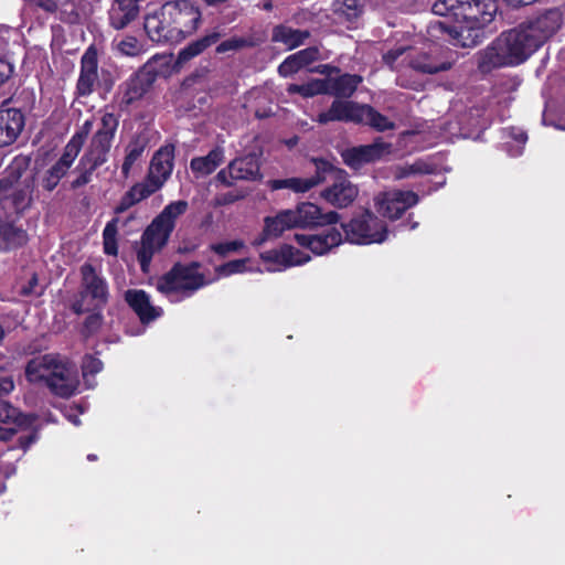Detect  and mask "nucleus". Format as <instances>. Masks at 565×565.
Masks as SVG:
<instances>
[{
	"label": "nucleus",
	"mask_w": 565,
	"mask_h": 565,
	"mask_svg": "<svg viewBox=\"0 0 565 565\" xmlns=\"http://www.w3.org/2000/svg\"><path fill=\"white\" fill-rule=\"evenodd\" d=\"M433 12L446 20L430 23V36L445 33L452 45L471 47L481 41L482 29L493 20L497 4L494 0H437Z\"/></svg>",
	"instance_id": "1"
},
{
	"label": "nucleus",
	"mask_w": 565,
	"mask_h": 565,
	"mask_svg": "<svg viewBox=\"0 0 565 565\" xmlns=\"http://www.w3.org/2000/svg\"><path fill=\"white\" fill-rule=\"evenodd\" d=\"M201 12L190 0H170L145 18V31L157 43L179 42L192 34L200 23Z\"/></svg>",
	"instance_id": "2"
},
{
	"label": "nucleus",
	"mask_w": 565,
	"mask_h": 565,
	"mask_svg": "<svg viewBox=\"0 0 565 565\" xmlns=\"http://www.w3.org/2000/svg\"><path fill=\"white\" fill-rule=\"evenodd\" d=\"M25 377L30 383L43 385L63 398L74 395L79 385L76 365L54 353L30 360L25 366Z\"/></svg>",
	"instance_id": "3"
},
{
	"label": "nucleus",
	"mask_w": 565,
	"mask_h": 565,
	"mask_svg": "<svg viewBox=\"0 0 565 565\" xmlns=\"http://www.w3.org/2000/svg\"><path fill=\"white\" fill-rule=\"evenodd\" d=\"M383 61L392 70L407 65L416 72L435 74L449 70L455 58L450 50L429 42L423 47L398 45L386 52Z\"/></svg>",
	"instance_id": "4"
},
{
	"label": "nucleus",
	"mask_w": 565,
	"mask_h": 565,
	"mask_svg": "<svg viewBox=\"0 0 565 565\" xmlns=\"http://www.w3.org/2000/svg\"><path fill=\"white\" fill-rule=\"evenodd\" d=\"M188 207L189 204L184 200L169 203L145 230L137 247V259L143 273L149 271L154 254L160 252L168 243L174 230L177 218L183 215Z\"/></svg>",
	"instance_id": "5"
},
{
	"label": "nucleus",
	"mask_w": 565,
	"mask_h": 565,
	"mask_svg": "<svg viewBox=\"0 0 565 565\" xmlns=\"http://www.w3.org/2000/svg\"><path fill=\"white\" fill-rule=\"evenodd\" d=\"M174 147L171 145L159 148L149 164L147 177L143 181L134 184L121 198L116 206V213H122L159 191L173 170Z\"/></svg>",
	"instance_id": "6"
},
{
	"label": "nucleus",
	"mask_w": 565,
	"mask_h": 565,
	"mask_svg": "<svg viewBox=\"0 0 565 565\" xmlns=\"http://www.w3.org/2000/svg\"><path fill=\"white\" fill-rule=\"evenodd\" d=\"M536 47L523 25L503 32L490 47L484 57L494 67L519 65L526 61Z\"/></svg>",
	"instance_id": "7"
},
{
	"label": "nucleus",
	"mask_w": 565,
	"mask_h": 565,
	"mask_svg": "<svg viewBox=\"0 0 565 565\" xmlns=\"http://www.w3.org/2000/svg\"><path fill=\"white\" fill-rule=\"evenodd\" d=\"M212 279H205L200 271V264L175 265L168 274L157 282L160 292L167 295L171 301L192 296L198 289L210 284Z\"/></svg>",
	"instance_id": "8"
},
{
	"label": "nucleus",
	"mask_w": 565,
	"mask_h": 565,
	"mask_svg": "<svg viewBox=\"0 0 565 565\" xmlns=\"http://www.w3.org/2000/svg\"><path fill=\"white\" fill-rule=\"evenodd\" d=\"M345 238L353 244H381L388 235L386 224L366 211L342 225Z\"/></svg>",
	"instance_id": "9"
},
{
	"label": "nucleus",
	"mask_w": 565,
	"mask_h": 565,
	"mask_svg": "<svg viewBox=\"0 0 565 565\" xmlns=\"http://www.w3.org/2000/svg\"><path fill=\"white\" fill-rule=\"evenodd\" d=\"M118 125L119 119L115 114H102L99 127L83 154V162H93V168H98L107 161Z\"/></svg>",
	"instance_id": "10"
},
{
	"label": "nucleus",
	"mask_w": 565,
	"mask_h": 565,
	"mask_svg": "<svg viewBox=\"0 0 565 565\" xmlns=\"http://www.w3.org/2000/svg\"><path fill=\"white\" fill-rule=\"evenodd\" d=\"M81 271L83 277V291L82 300L76 301L73 306L76 313L102 307L106 303L108 296L105 279L97 275L92 265H83Z\"/></svg>",
	"instance_id": "11"
},
{
	"label": "nucleus",
	"mask_w": 565,
	"mask_h": 565,
	"mask_svg": "<svg viewBox=\"0 0 565 565\" xmlns=\"http://www.w3.org/2000/svg\"><path fill=\"white\" fill-rule=\"evenodd\" d=\"M262 178L259 159L248 153L232 160L228 166L218 171L216 180L231 186L237 181H257Z\"/></svg>",
	"instance_id": "12"
},
{
	"label": "nucleus",
	"mask_w": 565,
	"mask_h": 565,
	"mask_svg": "<svg viewBox=\"0 0 565 565\" xmlns=\"http://www.w3.org/2000/svg\"><path fill=\"white\" fill-rule=\"evenodd\" d=\"M418 203L413 191L390 190L379 193L374 199L376 211L390 220H397L407 209Z\"/></svg>",
	"instance_id": "13"
},
{
	"label": "nucleus",
	"mask_w": 565,
	"mask_h": 565,
	"mask_svg": "<svg viewBox=\"0 0 565 565\" xmlns=\"http://www.w3.org/2000/svg\"><path fill=\"white\" fill-rule=\"evenodd\" d=\"M562 24V13L557 9H552L522 25L537 50L559 30Z\"/></svg>",
	"instance_id": "14"
},
{
	"label": "nucleus",
	"mask_w": 565,
	"mask_h": 565,
	"mask_svg": "<svg viewBox=\"0 0 565 565\" xmlns=\"http://www.w3.org/2000/svg\"><path fill=\"white\" fill-rule=\"evenodd\" d=\"M316 174L309 178H287L268 181V186L273 190L288 189L295 193H305L316 185L322 183L324 174L334 172L333 167L324 160H316Z\"/></svg>",
	"instance_id": "15"
},
{
	"label": "nucleus",
	"mask_w": 565,
	"mask_h": 565,
	"mask_svg": "<svg viewBox=\"0 0 565 565\" xmlns=\"http://www.w3.org/2000/svg\"><path fill=\"white\" fill-rule=\"evenodd\" d=\"M393 152V146L382 139L375 140L371 145L354 147L343 152L344 162L352 168H360L364 163L373 162L390 156Z\"/></svg>",
	"instance_id": "16"
},
{
	"label": "nucleus",
	"mask_w": 565,
	"mask_h": 565,
	"mask_svg": "<svg viewBox=\"0 0 565 565\" xmlns=\"http://www.w3.org/2000/svg\"><path fill=\"white\" fill-rule=\"evenodd\" d=\"M260 258L267 264L266 270L269 273L282 271L289 267L303 265L310 260L309 255L289 245H284L279 249L262 253Z\"/></svg>",
	"instance_id": "17"
},
{
	"label": "nucleus",
	"mask_w": 565,
	"mask_h": 565,
	"mask_svg": "<svg viewBox=\"0 0 565 565\" xmlns=\"http://www.w3.org/2000/svg\"><path fill=\"white\" fill-rule=\"evenodd\" d=\"M296 227L323 226L338 223L340 215L330 211L322 213L321 209L311 202H303L291 210Z\"/></svg>",
	"instance_id": "18"
},
{
	"label": "nucleus",
	"mask_w": 565,
	"mask_h": 565,
	"mask_svg": "<svg viewBox=\"0 0 565 565\" xmlns=\"http://www.w3.org/2000/svg\"><path fill=\"white\" fill-rule=\"evenodd\" d=\"M24 124L23 113L3 103L0 107V147L12 145L22 132Z\"/></svg>",
	"instance_id": "19"
},
{
	"label": "nucleus",
	"mask_w": 565,
	"mask_h": 565,
	"mask_svg": "<svg viewBox=\"0 0 565 565\" xmlns=\"http://www.w3.org/2000/svg\"><path fill=\"white\" fill-rule=\"evenodd\" d=\"M98 82V61L97 52L90 46L86 50L81 58V71L76 84V93L78 96H89Z\"/></svg>",
	"instance_id": "20"
},
{
	"label": "nucleus",
	"mask_w": 565,
	"mask_h": 565,
	"mask_svg": "<svg viewBox=\"0 0 565 565\" xmlns=\"http://www.w3.org/2000/svg\"><path fill=\"white\" fill-rule=\"evenodd\" d=\"M359 189L347 177L340 174L331 186L321 192V196L331 205L342 209L353 203Z\"/></svg>",
	"instance_id": "21"
},
{
	"label": "nucleus",
	"mask_w": 565,
	"mask_h": 565,
	"mask_svg": "<svg viewBox=\"0 0 565 565\" xmlns=\"http://www.w3.org/2000/svg\"><path fill=\"white\" fill-rule=\"evenodd\" d=\"M295 239L299 245L308 247L313 254L323 255L333 247L339 246L343 241V236L339 230L333 227L317 235L296 234Z\"/></svg>",
	"instance_id": "22"
},
{
	"label": "nucleus",
	"mask_w": 565,
	"mask_h": 565,
	"mask_svg": "<svg viewBox=\"0 0 565 565\" xmlns=\"http://www.w3.org/2000/svg\"><path fill=\"white\" fill-rule=\"evenodd\" d=\"M78 154L79 153L65 146L58 160L55 161L42 175L41 186L49 192L53 191L57 186L58 182L67 174Z\"/></svg>",
	"instance_id": "23"
},
{
	"label": "nucleus",
	"mask_w": 565,
	"mask_h": 565,
	"mask_svg": "<svg viewBox=\"0 0 565 565\" xmlns=\"http://www.w3.org/2000/svg\"><path fill=\"white\" fill-rule=\"evenodd\" d=\"M125 300L136 312L142 323H149L162 316L161 307L153 306L149 295L141 289H129L125 292Z\"/></svg>",
	"instance_id": "24"
},
{
	"label": "nucleus",
	"mask_w": 565,
	"mask_h": 565,
	"mask_svg": "<svg viewBox=\"0 0 565 565\" xmlns=\"http://www.w3.org/2000/svg\"><path fill=\"white\" fill-rule=\"evenodd\" d=\"M11 204L9 199L0 200V250H8L22 246L28 241V235L21 226H17L14 221L2 222L4 210Z\"/></svg>",
	"instance_id": "25"
},
{
	"label": "nucleus",
	"mask_w": 565,
	"mask_h": 565,
	"mask_svg": "<svg viewBox=\"0 0 565 565\" xmlns=\"http://www.w3.org/2000/svg\"><path fill=\"white\" fill-rule=\"evenodd\" d=\"M363 105H356L348 100H334L331 107L319 114L318 121L327 124L329 121H353L360 122Z\"/></svg>",
	"instance_id": "26"
},
{
	"label": "nucleus",
	"mask_w": 565,
	"mask_h": 565,
	"mask_svg": "<svg viewBox=\"0 0 565 565\" xmlns=\"http://www.w3.org/2000/svg\"><path fill=\"white\" fill-rule=\"evenodd\" d=\"M294 217L291 210H284L275 216L265 217L263 233L254 241V245L259 246L269 238L280 236L286 230L296 227Z\"/></svg>",
	"instance_id": "27"
},
{
	"label": "nucleus",
	"mask_w": 565,
	"mask_h": 565,
	"mask_svg": "<svg viewBox=\"0 0 565 565\" xmlns=\"http://www.w3.org/2000/svg\"><path fill=\"white\" fill-rule=\"evenodd\" d=\"M156 75L147 70H141L131 76L124 85L121 103L127 105L140 99L152 86Z\"/></svg>",
	"instance_id": "28"
},
{
	"label": "nucleus",
	"mask_w": 565,
	"mask_h": 565,
	"mask_svg": "<svg viewBox=\"0 0 565 565\" xmlns=\"http://www.w3.org/2000/svg\"><path fill=\"white\" fill-rule=\"evenodd\" d=\"M310 36L307 30L292 29L285 24L276 25L273 29L271 41L284 44L288 50L296 49L303 44Z\"/></svg>",
	"instance_id": "29"
},
{
	"label": "nucleus",
	"mask_w": 565,
	"mask_h": 565,
	"mask_svg": "<svg viewBox=\"0 0 565 565\" xmlns=\"http://www.w3.org/2000/svg\"><path fill=\"white\" fill-rule=\"evenodd\" d=\"M224 159V149L216 147L206 156L193 158L190 167L198 178L205 177L215 171L216 168L223 163Z\"/></svg>",
	"instance_id": "30"
},
{
	"label": "nucleus",
	"mask_w": 565,
	"mask_h": 565,
	"mask_svg": "<svg viewBox=\"0 0 565 565\" xmlns=\"http://www.w3.org/2000/svg\"><path fill=\"white\" fill-rule=\"evenodd\" d=\"M147 142L140 137L132 138L125 147V157L121 164V174L124 179H128L134 167L140 163Z\"/></svg>",
	"instance_id": "31"
},
{
	"label": "nucleus",
	"mask_w": 565,
	"mask_h": 565,
	"mask_svg": "<svg viewBox=\"0 0 565 565\" xmlns=\"http://www.w3.org/2000/svg\"><path fill=\"white\" fill-rule=\"evenodd\" d=\"M21 423L19 411L8 402L0 401V440L10 439L17 431L15 426Z\"/></svg>",
	"instance_id": "32"
},
{
	"label": "nucleus",
	"mask_w": 565,
	"mask_h": 565,
	"mask_svg": "<svg viewBox=\"0 0 565 565\" xmlns=\"http://www.w3.org/2000/svg\"><path fill=\"white\" fill-rule=\"evenodd\" d=\"M326 82H328V94L338 97H349L355 92L358 85L362 82V77L344 74L337 78H328Z\"/></svg>",
	"instance_id": "33"
},
{
	"label": "nucleus",
	"mask_w": 565,
	"mask_h": 565,
	"mask_svg": "<svg viewBox=\"0 0 565 565\" xmlns=\"http://www.w3.org/2000/svg\"><path fill=\"white\" fill-rule=\"evenodd\" d=\"M218 39L220 34L217 32H213L198 41L190 43L188 46H185L179 52L177 64L181 66L184 63L189 62L191 58L202 53L205 49H207L212 44H215L218 41Z\"/></svg>",
	"instance_id": "34"
},
{
	"label": "nucleus",
	"mask_w": 565,
	"mask_h": 565,
	"mask_svg": "<svg viewBox=\"0 0 565 565\" xmlns=\"http://www.w3.org/2000/svg\"><path fill=\"white\" fill-rule=\"evenodd\" d=\"M434 170V164L423 159H418L413 163L396 166L393 170V175L396 180H402L415 175L429 174L433 173Z\"/></svg>",
	"instance_id": "35"
},
{
	"label": "nucleus",
	"mask_w": 565,
	"mask_h": 565,
	"mask_svg": "<svg viewBox=\"0 0 565 565\" xmlns=\"http://www.w3.org/2000/svg\"><path fill=\"white\" fill-rule=\"evenodd\" d=\"M505 149L511 157H519L522 154L525 142L527 140L526 134L521 128H508L504 130Z\"/></svg>",
	"instance_id": "36"
},
{
	"label": "nucleus",
	"mask_w": 565,
	"mask_h": 565,
	"mask_svg": "<svg viewBox=\"0 0 565 565\" xmlns=\"http://www.w3.org/2000/svg\"><path fill=\"white\" fill-rule=\"evenodd\" d=\"M334 12L349 22L355 21L363 11L361 0H334Z\"/></svg>",
	"instance_id": "37"
},
{
	"label": "nucleus",
	"mask_w": 565,
	"mask_h": 565,
	"mask_svg": "<svg viewBox=\"0 0 565 565\" xmlns=\"http://www.w3.org/2000/svg\"><path fill=\"white\" fill-rule=\"evenodd\" d=\"M360 122L370 125L379 131L392 129L394 127V124L391 120L366 105H363Z\"/></svg>",
	"instance_id": "38"
},
{
	"label": "nucleus",
	"mask_w": 565,
	"mask_h": 565,
	"mask_svg": "<svg viewBox=\"0 0 565 565\" xmlns=\"http://www.w3.org/2000/svg\"><path fill=\"white\" fill-rule=\"evenodd\" d=\"M328 82L326 79H313L302 85L291 84L288 87L290 94H300L303 97H312L317 94H328Z\"/></svg>",
	"instance_id": "39"
},
{
	"label": "nucleus",
	"mask_w": 565,
	"mask_h": 565,
	"mask_svg": "<svg viewBox=\"0 0 565 565\" xmlns=\"http://www.w3.org/2000/svg\"><path fill=\"white\" fill-rule=\"evenodd\" d=\"M118 222H119V218L114 217L106 224V226L103 231L104 252L107 255L117 256V254H118V245H117Z\"/></svg>",
	"instance_id": "40"
},
{
	"label": "nucleus",
	"mask_w": 565,
	"mask_h": 565,
	"mask_svg": "<svg viewBox=\"0 0 565 565\" xmlns=\"http://www.w3.org/2000/svg\"><path fill=\"white\" fill-rule=\"evenodd\" d=\"M92 129H93V120L92 119L85 120L83 122V125L81 126V128L68 140L66 146L70 147V149H73L74 151L79 153L83 148V145H84L87 136L92 131Z\"/></svg>",
	"instance_id": "41"
},
{
	"label": "nucleus",
	"mask_w": 565,
	"mask_h": 565,
	"mask_svg": "<svg viewBox=\"0 0 565 565\" xmlns=\"http://www.w3.org/2000/svg\"><path fill=\"white\" fill-rule=\"evenodd\" d=\"M97 168H93V162H83V157L76 168L78 175L72 181V188L77 189L86 185L92 180L93 172Z\"/></svg>",
	"instance_id": "42"
},
{
	"label": "nucleus",
	"mask_w": 565,
	"mask_h": 565,
	"mask_svg": "<svg viewBox=\"0 0 565 565\" xmlns=\"http://www.w3.org/2000/svg\"><path fill=\"white\" fill-rule=\"evenodd\" d=\"M102 369H103V363L100 360H98L94 356H90V355H87L84 358L83 364H82V372H83V377L88 387H93L95 385V383L90 382L89 376H94L95 374L100 372Z\"/></svg>",
	"instance_id": "43"
},
{
	"label": "nucleus",
	"mask_w": 565,
	"mask_h": 565,
	"mask_svg": "<svg viewBox=\"0 0 565 565\" xmlns=\"http://www.w3.org/2000/svg\"><path fill=\"white\" fill-rule=\"evenodd\" d=\"M247 263H248V259L231 260L226 264L218 266L216 268V273L218 276H223V277L231 276L233 274L244 273L246 270H249L247 268Z\"/></svg>",
	"instance_id": "44"
},
{
	"label": "nucleus",
	"mask_w": 565,
	"mask_h": 565,
	"mask_svg": "<svg viewBox=\"0 0 565 565\" xmlns=\"http://www.w3.org/2000/svg\"><path fill=\"white\" fill-rule=\"evenodd\" d=\"M118 51L127 56H137L142 52V45L135 36H126L117 44Z\"/></svg>",
	"instance_id": "45"
},
{
	"label": "nucleus",
	"mask_w": 565,
	"mask_h": 565,
	"mask_svg": "<svg viewBox=\"0 0 565 565\" xmlns=\"http://www.w3.org/2000/svg\"><path fill=\"white\" fill-rule=\"evenodd\" d=\"M423 140H424L423 134L418 132V131H405L401 136V142L405 147L411 146L412 150L424 149V148L428 147L429 145H431V142H428L427 145L418 146V143Z\"/></svg>",
	"instance_id": "46"
},
{
	"label": "nucleus",
	"mask_w": 565,
	"mask_h": 565,
	"mask_svg": "<svg viewBox=\"0 0 565 565\" xmlns=\"http://www.w3.org/2000/svg\"><path fill=\"white\" fill-rule=\"evenodd\" d=\"M301 66L305 67L320 58V51L317 46H310L295 53Z\"/></svg>",
	"instance_id": "47"
},
{
	"label": "nucleus",
	"mask_w": 565,
	"mask_h": 565,
	"mask_svg": "<svg viewBox=\"0 0 565 565\" xmlns=\"http://www.w3.org/2000/svg\"><path fill=\"white\" fill-rule=\"evenodd\" d=\"M301 67L302 66L296 55L291 54L279 65L278 72L281 76L287 77L298 72Z\"/></svg>",
	"instance_id": "48"
},
{
	"label": "nucleus",
	"mask_w": 565,
	"mask_h": 565,
	"mask_svg": "<svg viewBox=\"0 0 565 565\" xmlns=\"http://www.w3.org/2000/svg\"><path fill=\"white\" fill-rule=\"evenodd\" d=\"M244 247L242 241H232L212 245V249L222 257L227 256L230 253L237 252Z\"/></svg>",
	"instance_id": "49"
},
{
	"label": "nucleus",
	"mask_w": 565,
	"mask_h": 565,
	"mask_svg": "<svg viewBox=\"0 0 565 565\" xmlns=\"http://www.w3.org/2000/svg\"><path fill=\"white\" fill-rule=\"evenodd\" d=\"M248 45H252V43L245 39L232 38L220 43L216 47V51L217 53H225L227 51H235Z\"/></svg>",
	"instance_id": "50"
},
{
	"label": "nucleus",
	"mask_w": 565,
	"mask_h": 565,
	"mask_svg": "<svg viewBox=\"0 0 565 565\" xmlns=\"http://www.w3.org/2000/svg\"><path fill=\"white\" fill-rule=\"evenodd\" d=\"M12 73L13 65L3 58H0V85L10 78Z\"/></svg>",
	"instance_id": "51"
},
{
	"label": "nucleus",
	"mask_w": 565,
	"mask_h": 565,
	"mask_svg": "<svg viewBox=\"0 0 565 565\" xmlns=\"http://www.w3.org/2000/svg\"><path fill=\"white\" fill-rule=\"evenodd\" d=\"M102 323V317L99 313H93L87 317L85 321V329L90 333L96 331Z\"/></svg>",
	"instance_id": "52"
},
{
	"label": "nucleus",
	"mask_w": 565,
	"mask_h": 565,
	"mask_svg": "<svg viewBox=\"0 0 565 565\" xmlns=\"http://www.w3.org/2000/svg\"><path fill=\"white\" fill-rule=\"evenodd\" d=\"M14 388V382L11 376L0 377V395L9 394Z\"/></svg>",
	"instance_id": "53"
},
{
	"label": "nucleus",
	"mask_w": 565,
	"mask_h": 565,
	"mask_svg": "<svg viewBox=\"0 0 565 565\" xmlns=\"http://www.w3.org/2000/svg\"><path fill=\"white\" fill-rule=\"evenodd\" d=\"M29 164V160L26 158H15L10 167V169L12 170V172L17 171L18 173L21 172V170H24L26 169ZM20 174H18L17 177H19Z\"/></svg>",
	"instance_id": "54"
},
{
	"label": "nucleus",
	"mask_w": 565,
	"mask_h": 565,
	"mask_svg": "<svg viewBox=\"0 0 565 565\" xmlns=\"http://www.w3.org/2000/svg\"><path fill=\"white\" fill-rule=\"evenodd\" d=\"M237 199H238L237 195L228 193V194H224V195L220 196L217 199V203L218 204H230V203L235 202Z\"/></svg>",
	"instance_id": "55"
},
{
	"label": "nucleus",
	"mask_w": 565,
	"mask_h": 565,
	"mask_svg": "<svg viewBox=\"0 0 565 565\" xmlns=\"http://www.w3.org/2000/svg\"><path fill=\"white\" fill-rule=\"evenodd\" d=\"M35 439H36L35 435H30L28 437H20L19 438L21 447L24 450H26L30 447V445H32L35 441Z\"/></svg>",
	"instance_id": "56"
},
{
	"label": "nucleus",
	"mask_w": 565,
	"mask_h": 565,
	"mask_svg": "<svg viewBox=\"0 0 565 565\" xmlns=\"http://www.w3.org/2000/svg\"><path fill=\"white\" fill-rule=\"evenodd\" d=\"M36 282V278L35 277H32L31 279V282H30V287L29 288H23L22 289V292L25 294V295H29L32 292V285Z\"/></svg>",
	"instance_id": "57"
},
{
	"label": "nucleus",
	"mask_w": 565,
	"mask_h": 565,
	"mask_svg": "<svg viewBox=\"0 0 565 565\" xmlns=\"http://www.w3.org/2000/svg\"><path fill=\"white\" fill-rule=\"evenodd\" d=\"M68 419L75 425L78 426L81 424L77 416H68Z\"/></svg>",
	"instance_id": "58"
},
{
	"label": "nucleus",
	"mask_w": 565,
	"mask_h": 565,
	"mask_svg": "<svg viewBox=\"0 0 565 565\" xmlns=\"http://www.w3.org/2000/svg\"><path fill=\"white\" fill-rule=\"evenodd\" d=\"M4 334H6V332H4L3 328H2V326L0 324V343L2 342V340L4 338Z\"/></svg>",
	"instance_id": "59"
},
{
	"label": "nucleus",
	"mask_w": 565,
	"mask_h": 565,
	"mask_svg": "<svg viewBox=\"0 0 565 565\" xmlns=\"http://www.w3.org/2000/svg\"><path fill=\"white\" fill-rule=\"evenodd\" d=\"M6 490V484L4 482L0 481V494L3 493Z\"/></svg>",
	"instance_id": "60"
},
{
	"label": "nucleus",
	"mask_w": 565,
	"mask_h": 565,
	"mask_svg": "<svg viewBox=\"0 0 565 565\" xmlns=\"http://www.w3.org/2000/svg\"><path fill=\"white\" fill-rule=\"evenodd\" d=\"M417 226H418L417 222H412L409 225V230H415V228H417Z\"/></svg>",
	"instance_id": "61"
},
{
	"label": "nucleus",
	"mask_w": 565,
	"mask_h": 565,
	"mask_svg": "<svg viewBox=\"0 0 565 565\" xmlns=\"http://www.w3.org/2000/svg\"><path fill=\"white\" fill-rule=\"evenodd\" d=\"M6 183L3 180H0V193L4 190Z\"/></svg>",
	"instance_id": "62"
},
{
	"label": "nucleus",
	"mask_w": 565,
	"mask_h": 565,
	"mask_svg": "<svg viewBox=\"0 0 565 565\" xmlns=\"http://www.w3.org/2000/svg\"><path fill=\"white\" fill-rule=\"evenodd\" d=\"M327 68H329V66L323 65V66H320L318 71L321 73H324Z\"/></svg>",
	"instance_id": "63"
},
{
	"label": "nucleus",
	"mask_w": 565,
	"mask_h": 565,
	"mask_svg": "<svg viewBox=\"0 0 565 565\" xmlns=\"http://www.w3.org/2000/svg\"><path fill=\"white\" fill-rule=\"evenodd\" d=\"M87 459H88V460H95V459H96V456H95V455H88V456H87Z\"/></svg>",
	"instance_id": "64"
}]
</instances>
